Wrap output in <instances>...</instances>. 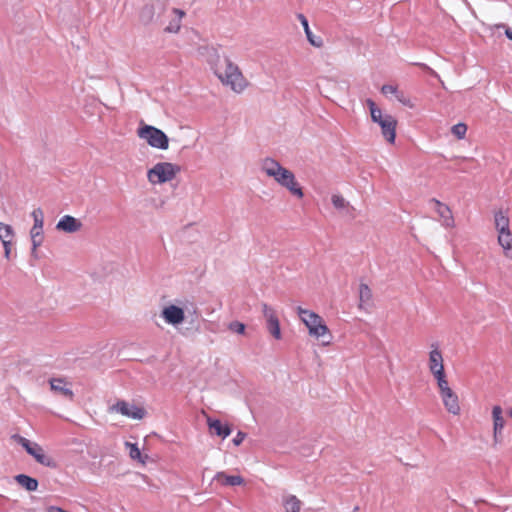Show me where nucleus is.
<instances>
[{"instance_id":"nucleus-26","label":"nucleus","mask_w":512,"mask_h":512,"mask_svg":"<svg viewBox=\"0 0 512 512\" xmlns=\"http://www.w3.org/2000/svg\"><path fill=\"white\" fill-rule=\"evenodd\" d=\"M30 237L32 241V252L35 253L37 248L43 242V227H32L30 230Z\"/></svg>"},{"instance_id":"nucleus-14","label":"nucleus","mask_w":512,"mask_h":512,"mask_svg":"<svg viewBox=\"0 0 512 512\" xmlns=\"http://www.w3.org/2000/svg\"><path fill=\"white\" fill-rule=\"evenodd\" d=\"M262 312L267 323V328L271 335L275 339H281L280 322L276 314V311L272 307L264 303L262 304Z\"/></svg>"},{"instance_id":"nucleus-34","label":"nucleus","mask_w":512,"mask_h":512,"mask_svg":"<svg viewBox=\"0 0 512 512\" xmlns=\"http://www.w3.org/2000/svg\"><path fill=\"white\" fill-rule=\"evenodd\" d=\"M2 244H3V247H4L5 258L9 259L10 258V253H11L12 244H13V240H6V241L2 242Z\"/></svg>"},{"instance_id":"nucleus-36","label":"nucleus","mask_w":512,"mask_h":512,"mask_svg":"<svg viewBox=\"0 0 512 512\" xmlns=\"http://www.w3.org/2000/svg\"><path fill=\"white\" fill-rule=\"evenodd\" d=\"M397 99L406 106L412 107L410 100L407 99L402 92L396 94Z\"/></svg>"},{"instance_id":"nucleus-5","label":"nucleus","mask_w":512,"mask_h":512,"mask_svg":"<svg viewBox=\"0 0 512 512\" xmlns=\"http://www.w3.org/2000/svg\"><path fill=\"white\" fill-rule=\"evenodd\" d=\"M12 439L19 443L39 464L50 468L56 467L54 459L47 455L45 450L39 444L33 443L18 434L13 435Z\"/></svg>"},{"instance_id":"nucleus-27","label":"nucleus","mask_w":512,"mask_h":512,"mask_svg":"<svg viewBox=\"0 0 512 512\" xmlns=\"http://www.w3.org/2000/svg\"><path fill=\"white\" fill-rule=\"evenodd\" d=\"M13 238H14L13 228L8 224L0 222V240H1V242H4L6 240H13Z\"/></svg>"},{"instance_id":"nucleus-6","label":"nucleus","mask_w":512,"mask_h":512,"mask_svg":"<svg viewBox=\"0 0 512 512\" xmlns=\"http://www.w3.org/2000/svg\"><path fill=\"white\" fill-rule=\"evenodd\" d=\"M137 135L153 148L166 150L169 147V139L167 135L162 130L154 126L145 124L139 127Z\"/></svg>"},{"instance_id":"nucleus-10","label":"nucleus","mask_w":512,"mask_h":512,"mask_svg":"<svg viewBox=\"0 0 512 512\" xmlns=\"http://www.w3.org/2000/svg\"><path fill=\"white\" fill-rule=\"evenodd\" d=\"M492 420H493V446L496 447L503 441V430L506 425V421L503 416V409L499 405H495L492 408Z\"/></svg>"},{"instance_id":"nucleus-37","label":"nucleus","mask_w":512,"mask_h":512,"mask_svg":"<svg viewBox=\"0 0 512 512\" xmlns=\"http://www.w3.org/2000/svg\"><path fill=\"white\" fill-rule=\"evenodd\" d=\"M505 35L510 39L512 40V28H506L505 29Z\"/></svg>"},{"instance_id":"nucleus-8","label":"nucleus","mask_w":512,"mask_h":512,"mask_svg":"<svg viewBox=\"0 0 512 512\" xmlns=\"http://www.w3.org/2000/svg\"><path fill=\"white\" fill-rule=\"evenodd\" d=\"M437 388L446 411L458 416L461 413L460 400L457 393L450 387L448 380L437 383Z\"/></svg>"},{"instance_id":"nucleus-9","label":"nucleus","mask_w":512,"mask_h":512,"mask_svg":"<svg viewBox=\"0 0 512 512\" xmlns=\"http://www.w3.org/2000/svg\"><path fill=\"white\" fill-rule=\"evenodd\" d=\"M428 368L436 380V383L448 380L444 367L443 354L437 345H431L428 358Z\"/></svg>"},{"instance_id":"nucleus-29","label":"nucleus","mask_w":512,"mask_h":512,"mask_svg":"<svg viewBox=\"0 0 512 512\" xmlns=\"http://www.w3.org/2000/svg\"><path fill=\"white\" fill-rule=\"evenodd\" d=\"M31 216L34 220L32 227H43L44 225V213L41 208H36L32 211Z\"/></svg>"},{"instance_id":"nucleus-32","label":"nucleus","mask_w":512,"mask_h":512,"mask_svg":"<svg viewBox=\"0 0 512 512\" xmlns=\"http://www.w3.org/2000/svg\"><path fill=\"white\" fill-rule=\"evenodd\" d=\"M228 329L231 332L237 333V334H244L245 333V325L239 321H233L229 324Z\"/></svg>"},{"instance_id":"nucleus-24","label":"nucleus","mask_w":512,"mask_h":512,"mask_svg":"<svg viewBox=\"0 0 512 512\" xmlns=\"http://www.w3.org/2000/svg\"><path fill=\"white\" fill-rule=\"evenodd\" d=\"M282 504L286 512H300L302 502L295 495H285Z\"/></svg>"},{"instance_id":"nucleus-4","label":"nucleus","mask_w":512,"mask_h":512,"mask_svg":"<svg viewBox=\"0 0 512 512\" xmlns=\"http://www.w3.org/2000/svg\"><path fill=\"white\" fill-rule=\"evenodd\" d=\"M367 105L370 110L371 119L381 127L383 137L390 144H394L397 120L392 115L383 114L382 110L376 106L373 100L368 99Z\"/></svg>"},{"instance_id":"nucleus-3","label":"nucleus","mask_w":512,"mask_h":512,"mask_svg":"<svg viewBox=\"0 0 512 512\" xmlns=\"http://www.w3.org/2000/svg\"><path fill=\"white\" fill-rule=\"evenodd\" d=\"M297 314L311 337L321 341L323 346H329L332 343L333 335L319 314L302 307L297 308Z\"/></svg>"},{"instance_id":"nucleus-35","label":"nucleus","mask_w":512,"mask_h":512,"mask_svg":"<svg viewBox=\"0 0 512 512\" xmlns=\"http://www.w3.org/2000/svg\"><path fill=\"white\" fill-rule=\"evenodd\" d=\"M246 434L243 432H238L237 435L233 439V443L236 446H239L245 439Z\"/></svg>"},{"instance_id":"nucleus-21","label":"nucleus","mask_w":512,"mask_h":512,"mask_svg":"<svg viewBox=\"0 0 512 512\" xmlns=\"http://www.w3.org/2000/svg\"><path fill=\"white\" fill-rule=\"evenodd\" d=\"M207 424L211 433L216 434L222 438H226L231 433L230 427L226 424H222L220 420H212L209 418L207 420Z\"/></svg>"},{"instance_id":"nucleus-2","label":"nucleus","mask_w":512,"mask_h":512,"mask_svg":"<svg viewBox=\"0 0 512 512\" xmlns=\"http://www.w3.org/2000/svg\"><path fill=\"white\" fill-rule=\"evenodd\" d=\"M262 170L268 177L273 178L280 186L286 188L293 196L298 199L304 197L303 189L297 182L292 171L280 165L272 158H265L261 164Z\"/></svg>"},{"instance_id":"nucleus-31","label":"nucleus","mask_w":512,"mask_h":512,"mask_svg":"<svg viewBox=\"0 0 512 512\" xmlns=\"http://www.w3.org/2000/svg\"><path fill=\"white\" fill-rule=\"evenodd\" d=\"M332 204L337 209H344L347 206L346 200L338 194H334L331 197Z\"/></svg>"},{"instance_id":"nucleus-11","label":"nucleus","mask_w":512,"mask_h":512,"mask_svg":"<svg viewBox=\"0 0 512 512\" xmlns=\"http://www.w3.org/2000/svg\"><path fill=\"white\" fill-rule=\"evenodd\" d=\"M110 410L112 412L120 413L123 416L140 420L145 416V410L142 407L130 405L126 401H118L116 404H114Z\"/></svg>"},{"instance_id":"nucleus-16","label":"nucleus","mask_w":512,"mask_h":512,"mask_svg":"<svg viewBox=\"0 0 512 512\" xmlns=\"http://www.w3.org/2000/svg\"><path fill=\"white\" fill-rule=\"evenodd\" d=\"M493 222L497 234L511 231L510 218L506 211H503L502 209L494 211Z\"/></svg>"},{"instance_id":"nucleus-18","label":"nucleus","mask_w":512,"mask_h":512,"mask_svg":"<svg viewBox=\"0 0 512 512\" xmlns=\"http://www.w3.org/2000/svg\"><path fill=\"white\" fill-rule=\"evenodd\" d=\"M497 243L505 258L512 260V231L497 234Z\"/></svg>"},{"instance_id":"nucleus-19","label":"nucleus","mask_w":512,"mask_h":512,"mask_svg":"<svg viewBox=\"0 0 512 512\" xmlns=\"http://www.w3.org/2000/svg\"><path fill=\"white\" fill-rule=\"evenodd\" d=\"M214 479L223 486H240L245 482L241 476L227 475L225 472H218Z\"/></svg>"},{"instance_id":"nucleus-28","label":"nucleus","mask_w":512,"mask_h":512,"mask_svg":"<svg viewBox=\"0 0 512 512\" xmlns=\"http://www.w3.org/2000/svg\"><path fill=\"white\" fill-rule=\"evenodd\" d=\"M126 446L129 448V456L134 459V460H138L140 461L142 464L145 463V460L142 459V455H141V452H140V449L138 448V446L136 444H133V443H129L127 442L126 443Z\"/></svg>"},{"instance_id":"nucleus-17","label":"nucleus","mask_w":512,"mask_h":512,"mask_svg":"<svg viewBox=\"0 0 512 512\" xmlns=\"http://www.w3.org/2000/svg\"><path fill=\"white\" fill-rule=\"evenodd\" d=\"M51 390L70 400L73 399V391L69 387V383L63 378H53L50 380Z\"/></svg>"},{"instance_id":"nucleus-20","label":"nucleus","mask_w":512,"mask_h":512,"mask_svg":"<svg viewBox=\"0 0 512 512\" xmlns=\"http://www.w3.org/2000/svg\"><path fill=\"white\" fill-rule=\"evenodd\" d=\"M372 298L373 294L370 287L365 283H361L359 286V309H366L371 306Z\"/></svg>"},{"instance_id":"nucleus-13","label":"nucleus","mask_w":512,"mask_h":512,"mask_svg":"<svg viewBox=\"0 0 512 512\" xmlns=\"http://www.w3.org/2000/svg\"><path fill=\"white\" fill-rule=\"evenodd\" d=\"M430 203L434 205V210L437 213L441 224L446 228H454L455 220L450 207L436 198H432Z\"/></svg>"},{"instance_id":"nucleus-7","label":"nucleus","mask_w":512,"mask_h":512,"mask_svg":"<svg viewBox=\"0 0 512 512\" xmlns=\"http://www.w3.org/2000/svg\"><path fill=\"white\" fill-rule=\"evenodd\" d=\"M180 167L176 164L169 162H161L151 168L147 177L152 184L164 183L171 181L179 173Z\"/></svg>"},{"instance_id":"nucleus-33","label":"nucleus","mask_w":512,"mask_h":512,"mask_svg":"<svg viewBox=\"0 0 512 512\" xmlns=\"http://www.w3.org/2000/svg\"><path fill=\"white\" fill-rule=\"evenodd\" d=\"M381 92L383 94H394L396 96V94L398 93V89L396 86L393 85H383L381 88Z\"/></svg>"},{"instance_id":"nucleus-15","label":"nucleus","mask_w":512,"mask_h":512,"mask_svg":"<svg viewBox=\"0 0 512 512\" xmlns=\"http://www.w3.org/2000/svg\"><path fill=\"white\" fill-rule=\"evenodd\" d=\"M82 228L80 220L73 216L65 215L57 223L56 229L66 233H75Z\"/></svg>"},{"instance_id":"nucleus-25","label":"nucleus","mask_w":512,"mask_h":512,"mask_svg":"<svg viewBox=\"0 0 512 512\" xmlns=\"http://www.w3.org/2000/svg\"><path fill=\"white\" fill-rule=\"evenodd\" d=\"M299 19L301 21V24H302L304 30H305L307 39L310 42V44L315 46V47H321L322 44H323L322 39L321 38L315 39V37L313 36L311 30L309 29V24H308V21H307L306 17L304 15L300 14L299 15Z\"/></svg>"},{"instance_id":"nucleus-12","label":"nucleus","mask_w":512,"mask_h":512,"mask_svg":"<svg viewBox=\"0 0 512 512\" xmlns=\"http://www.w3.org/2000/svg\"><path fill=\"white\" fill-rule=\"evenodd\" d=\"M161 316L167 324L172 326H178L185 320L184 309L175 304L165 306L161 311Z\"/></svg>"},{"instance_id":"nucleus-23","label":"nucleus","mask_w":512,"mask_h":512,"mask_svg":"<svg viewBox=\"0 0 512 512\" xmlns=\"http://www.w3.org/2000/svg\"><path fill=\"white\" fill-rule=\"evenodd\" d=\"M15 481L29 492L36 491L38 489L37 479L30 477L25 474H19L15 476Z\"/></svg>"},{"instance_id":"nucleus-1","label":"nucleus","mask_w":512,"mask_h":512,"mask_svg":"<svg viewBox=\"0 0 512 512\" xmlns=\"http://www.w3.org/2000/svg\"><path fill=\"white\" fill-rule=\"evenodd\" d=\"M211 68L222 85L229 87L235 93H242L249 85L238 65L227 56L221 57L216 54Z\"/></svg>"},{"instance_id":"nucleus-30","label":"nucleus","mask_w":512,"mask_h":512,"mask_svg":"<svg viewBox=\"0 0 512 512\" xmlns=\"http://www.w3.org/2000/svg\"><path fill=\"white\" fill-rule=\"evenodd\" d=\"M467 132V126L464 123H458L452 127V133L458 138L462 139L465 137Z\"/></svg>"},{"instance_id":"nucleus-22","label":"nucleus","mask_w":512,"mask_h":512,"mask_svg":"<svg viewBox=\"0 0 512 512\" xmlns=\"http://www.w3.org/2000/svg\"><path fill=\"white\" fill-rule=\"evenodd\" d=\"M172 12L176 15V19L170 21L169 25L164 29L167 33H178L181 29V21L185 17L186 13L178 8H174Z\"/></svg>"}]
</instances>
